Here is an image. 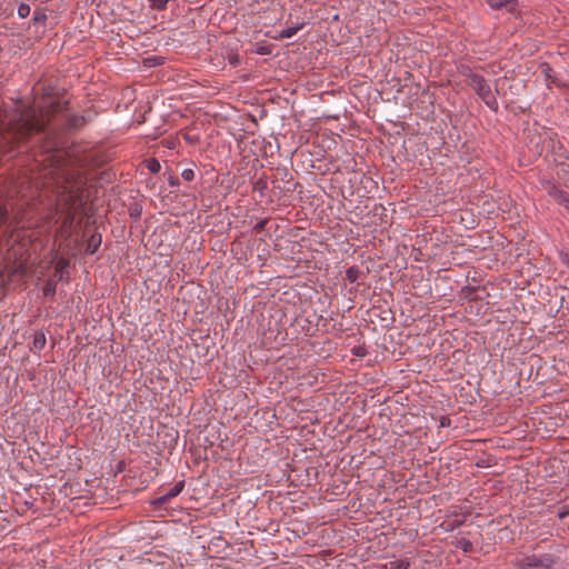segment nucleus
<instances>
[{
    "label": "nucleus",
    "instance_id": "22",
    "mask_svg": "<svg viewBox=\"0 0 569 569\" xmlns=\"http://www.w3.org/2000/svg\"><path fill=\"white\" fill-rule=\"evenodd\" d=\"M565 208L569 211V201L565 204Z\"/></svg>",
    "mask_w": 569,
    "mask_h": 569
},
{
    "label": "nucleus",
    "instance_id": "1",
    "mask_svg": "<svg viewBox=\"0 0 569 569\" xmlns=\"http://www.w3.org/2000/svg\"><path fill=\"white\" fill-rule=\"evenodd\" d=\"M469 86L483 100L491 110L498 109V101L489 82L480 74L471 73L469 77Z\"/></svg>",
    "mask_w": 569,
    "mask_h": 569
},
{
    "label": "nucleus",
    "instance_id": "8",
    "mask_svg": "<svg viewBox=\"0 0 569 569\" xmlns=\"http://www.w3.org/2000/svg\"><path fill=\"white\" fill-rule=\"evenodd\" d=\"M517 0H487L488 6L491 9H506L511 11L516 4Z\"/></svg>",
    "mask_w": 569,
    "mask_h": 569
},
{
    "label": "nucleus",
    "instance_id": "19",
    "mask_svg": "<svg viewBox=\"0 0 569 569\" xmlns=\"http://www.w3.org/2000/svg\"><path fill=\"white\" fill-rule=\"evenodd\" d=\"M557 516H558L559 519H565L566 517L569 516V508L565 507V508L560 509L558 511Z\"/></svg>",
    "mask_w": 569,
    "mask_h": 569
},
{
    "label": "nucleus",
    "instance_id": "25",
    "mask_svg": "<svg viewBox=\"0 0 569 569\" xmlns=\"http://www.w3.org/2000/svg\"><path fill=\"white\" fill-rule=\"evenodd\" d=\"M259 53L263 54L264 53V49H261L258 51Z\"/></svg>",
    "mask_w": 569,
    "mask_h": 569
},
{
    "label": "nucleus",
    "instance_id": "18",
    "mask_svg": "<svg viewBox=\"0 0 569 569\" xmlns=\"http://www.w3.org/2000/svg\"><path fill=\"white\" fill-rule=\"evenodd\" d=\"M181 178L184 181H191L194 178V171L192 169H189V168L183 169L182 172H181Z\"/></svg>",
    "mask_w": 569,
    "mask_h": 569
},
{
    "label": "nucleus",
    "instance_id": "9",
    "mask_svg": "<svg viewBox=\"0 0 569 569\" xmlns=\"http://www.w3.org/2000/svg\"><path fill=\"white\" fill-rule=\"evenodd\" d=\"M69 261L64 258L57 260L54 271L59 280H64L68 277Z\"/></svg>",
    "mask_w": 569,
    "mask_h": 569
},
{
    "label": "nucleus",
    "instance_id": "4",
    "mask_svg": "<svg viewBox=\"0 0 569 569\" xmlns=\"http://www.w3.org/2000/svg\"><path fill=\"white\" fill-rule=\"evenodd\" d=\"M184 488L183 480L176 482L169 490L154 498L151 503L153 506H163L172 498L179 496Z\"/></svg>",
    "mask_w": 569,
    "mask_h": 569
},
{
    "label": "nucleus",
    "instance_id": "21",
    "mask_svg": "<svg viewBox=\"0 0 569 569\" xmlns=\"http://www.w3.org/2000/svg\"><path fill=\"white\" fill-rule=\"evenodd\" d=\"M266 224V221L262 220V221H259L258 223H256L254 226V230H261Z\"/></svg>",
    "mask_w": 569,
    "mask_h": 569
},
{
    "label": "nucleus",
    "instance_id": "23",
    "mask_svg": "<svg viewBox=\"0 0 569 569\" xmlns=\"http://www.w3.org/2000/svg\"><path fill=\"white\" fill-rule=\"evenodd\" d=\"M565 208L569 211V201L565 204Z\"/></svg>",
    "mask_w": 569,
    "mask_h": 569
},
{
    "label": "nucleus",
    "instance_id": "16",
    "mask_svg": "<svg viewBox=\"0 0 569 569\" xmlns=\"http://www.w3.org/2000/svg\"><path fill=\"white\" fill-rule=\"evenodd\" d=\"M30 14V6L27 3H21L18 7V16L20 18H27Z\"/></svg>",
    "mask_w": 569,
    "mask_h": 569
},
{
    "label": "nucleus",
    "instance_id": "14",
    "mask_svg": "<svg viewBox=\"0 0 569 569\" xmlns=\"http://www.w3.org/2000/svg\"><path fill=\"white\" fill-rule=\"evenodd\" d=\"M147 168L149 169L150 172L158 173L160 171L161 166L157 159L152 158L147 160Z\"/></svg>",
    "mask_w": 569,
    "mask_h": 569
},
{
    "label": "nucleus",
    "instance_id": "5",
    "mask_svg": "<svg viewBox=\"0 0 569 569\" xmlns=\"http://www.w3.org/2000/svg\"><path fill=\"white\" fill-rule=\"evenodd\" d=\"M547 192L559 204L563 206L569 201V193L558 189L556 186H548Z\"/></svg>",
    "mask_w": 569,
    "mask_h": 569
},
{
    "label": "nucleus",
    "instance_id": "3",
    "mask_svg": "<svg viewBox=\"0 0 569 569\" xmlns=\"http://www.w3.org/2000/svg\"><path fill=\"white\" fill-rule=\"evenodd\" d=\"M77 194L73 190H68L63 187L62 191H59V197L57 200V206L61 212H66L67 217L64 223L71 224L73 220L72 209L76 204Z\"/></svg>",
    "mask_w": 569,
    "mask_h": 569
},
{
    "label": "nucleus",
    "instance_id": "13",
    "mask_svg": "<svg viewBox=\"0 0 569 569\" xmlns=\"http://www.w3.org/2000/svg\"><path fill=\"white\" fill-rule=\"evenodd\" d=\"M360 270L358 267H350L346 271V277L349 280V282L353 283L359 279Z\"/></svg>",
    "mask_w": 569,
    "mask_h": 569
},
{
    "label": "nucleus",
    "instance_id": "2",
    "mask_svg": "<svg viewBox=\"0 0 569 569\" xmlns=\"http://www.w3.org/2000/svg\"><path fill=\"white\" fill-rule=\"evenodd\" d=\"M553 562V556L550 553H532L516 558L513 566L517 569H550Z\"/></svg>",
    "mask_w": 569,
    "mask_h": 569
},
{
    "label": "nucleus",
    "instance_id": "15",
    "mask_svg": "<svg viewBox=\"0 0 569 569\" xmlns=\"http://www.w3.org/2000/svg\"><path fill=\"white\" fill-rule=\"evenodd\" d=\"M462 523V521L460 520H455V521H443L440 527L445 530V531H452L455 528H457L458 526H460Z\"/></svg>",
    "mask_w": 569,
    "mask_h": 569
},
{
    "label": "nucleus",
    "instance_id": "17",
    "mask_svg": "<svg viewBox=\"0 0 569 569\" xmlns=\"http://www.w3.org/2000/svg\"><path fill=\"white\" fill-rule=\"evenodd\" d=\"M409 562L407 560H396L390 562L391 569H408Z\"/></svg>",
    "mask_w": 569,
    "mask_h": 569
},
{
    "label": "nucleus",
    "instance_id": "20",
    "mask_svg": "<svg viewBox=\"0 0 569 569\" xmlns=\"http://www.w3.org/2000/svg\"><path fill=\"white\" fill-rule=\"evenodd\" d=\"M229 62H230L231 64L236 66V64H238L239 59H238V57H237V56H231V57L229 58Z\"/></svg>",
    "mask_w": 569,
    "mask_h": 569
},
{
    "label": "nucleus",
    "instance_id": "6",
    "mask_svg": "<svg viewBox=\"0 0 569 569\" xmlns=\"http://www.w3.org/2000/svg\"><path fill=\"white\" fill-rule=\"evenodd\" d=\"M305 27V22L296 23L295 26H290L280 30L276 36H273L274 40L289 39L292 38L298 31H300Z\"/></svg>",
    "mask_w": 569,
    "mask_h": 569
},
{
    "label": "nucleus",
    "instance_id": "24",
    "mask_svg": "<svg viewBox=\"0 0 569 569\" xmlns=\"http://www.w3.org/2000/svg\"><path fill=\"white\" fill-rule=\"evenodd\" d=\"M447 423L445 422V420L441 421V427H446Z\"/></svg>",
    "mask_w": 569,
    "mask_h": 569
},
{
    "label": "nucleus",
    "instance_id": "7",
    "mask_svg": "<svg viewBox=\"0 0 569 569\" xmlns=\"http://www.w3.org/2000/svg\"><path fill=\"white\" fill-rule=\"evenodd\" d=\"M101 241H102V237L100 233H98V232L92 233L87 241L86 253L87 254L96 253L101 244Z\"/></svg>",
    "mask_w": 569,
    "mask_h": 569
},
{
    "label": "nucleus",
    "instance_id": "10",
    "mask_svg": "<svg viewBox=\"0 0 569 569\" xmlns=\"http://www.w3.org/2000/svg\"><path fill=\"white\" fill-rule=\"evenodd\" d=\"M452 545L463 552H469L472 549V543L465 537H456Z\"/></svg>",
    "mask_w": 569,
    "mask_h": 569
},
{
    "label": "nucleus",
    "instance_id": "11",
    "mask_svg": "<svg viewBox=\"0 0 569 569\" xmlns=\"http://www.w3.org/2000/svg\"><path fill=\"white\" fill-rule=\"evenodd\" d=\"M46 342V335L43 332H38L33 337L32 346L34 349L41 350L44 348Z\"/></svg>",
    "mask_w": 569,
    "mask_h": 569
},
{
    "label": "nucleus",
    "instance_id": "12",
    "mask_svg": "<svg viewBox=\"0 0 569 569\" xmlns=\"http://www.w3.org/2000/svg\"><path fill=\"white\" fill-rule=\"evenodd\" d=\"M42 291H43V295L46 297L53 298L54 293H56V282H54V280H51V279L47 280L44 286H43Z\"/></svg>",
    "mask_w": 569,
    "mask_h": 569
}]
</instances>
